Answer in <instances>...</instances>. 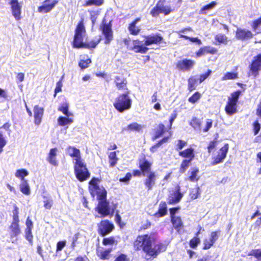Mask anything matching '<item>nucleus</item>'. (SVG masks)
Here are the masks:
<instances>
[{
    "instance_id": "f257e3e1",
    "label": "nucleus",
    "mask_w": 261,
    "mask_h": 261,
    "mask_svg": "<svg viewBox=\"0 0 261 261\" xmlns=\"http://www.w3.org/2000/svg\"><path fill=\"white\" fill-rule=\"evenodd\" d=\"M86 37L85 28L83 21H80L76 26L75 30L73 45L74 47L94 48L100 42V36L95 37L90 42H84V39Z\"/></svg>"
},
{
    "instance_id": "09e8293b",
    "label": "nucleus",
    "mask_w": 261,
    "mask_h": 261,
    "mask_svg": "<svg viewBox=\"0 0 261 261\" xmlns=\"http://www.w3.org/2000/svg\"><path fill=\"white\" fill-rule=\"evenodd\" d=\"M180 37L184 38L186 39L189 40L192 42L196 43L197 44L200 45L202 44L201 40L198 38L190 37L185 35H181Z\"/></svg>"
},
{
    "instance_id": "13d9d810",
    "label": "nucleus",
    "mask_w": 261,
    "mask_h": 261,
    "mask_svg": "<svg viewBox=\"0 0 261 261\" xmlns=\"http://www.w3.org/2000/svg\"><path fill=\"white\" fill-rule=\"evenodd\" d=\"M261 25V17H259V18L254 20L253 22H252V29L255 31L257 28L259 27V26H260Z\"/></svg>"
},
{
    "instance_id": "2eb2a0df",
    "label": "nucleus",
    "mask_w": 261,
    "mask_h": 261,
    "mask_svg": "<svg viewBox=\"0 0 261 261\" xmlns=\"http://www.w3.org/2000/svg\"><path fill=\"white\" fill-rule=\"evenodd\" d=\"M229 146L228 144H225L219 151L218 154L215 158L212 164L216 165L218 164L222 163L226 158V154L228 150Z\"/></svg>"
},
{
    "instance_id": "20e7f679",
    "label": "nucleus",
    "mask_w": 261,
    "mask_h": 261,
    "mask_svg": "<svg viewBox=\"0 0 261 261\" xmlns=\"http://www.w3.org/2000/svg\"><path fill=\"white\" fill-rule=\"evenodd\" d=\"M74 173L77 179L80 181L86 180L90 176V173L83 160L74 162Z\"/></svg>"
},
{
    "instance_id": "774afa93",
    "label": "nucleus",
    "mask_w": 261,
    "mask_h": 261,
    "mask_svg": "<svg viewBox=\"0 0 261 261\" xmlns=\"http://www.w3.org/2000/svg\"><path fill=\"white\" fill-rule=\"evenodd\" d=\"M114 261H129V259L126 255L122 254L118 256Z\"/></svg>"
},
{
    "instance_id": "b1692460",
    "label": "nucleus",
    "mask_w": 261,
    "mask_h": 261,
    "mask_svg": "<svg viewBox=\"0 0 261 261\" xmlns=\"http://www.w3.org/2000/svg\"><path fill=\"white\" fill-rule=\"evenodd\" d=\"M19 222V221H13L11 225L10 226V234L11 238L16 237L20 233Z\"/></svg>"
},
{
    "instance_id": "603ef678",
    "label": "nucleus",
    "mask_w": 261,
    "mask_h": 261,
    "mask_svg": "<svg viewBox=\"0 0 261 261\" xmlns=\"http://www.w3.org/2000/svg\"><path fill=\"white\" fill-rule=\"evenodd\" d=\"M13 221H19L18 214V207L15 205L14 206V210L13 211Z\"/></svg>"
},
{
    "instance_id": "72a5a7b5",
    "label": "nucleus",
    "mask_w": 261,
    "mask_h": 261,
    "mask_svg": "<svg viewBox=\"0 0 261 261\" xmlns=\"http://www.w3.org/2000/svg\"><path fill=\"white\" fill-rule=\"evenodd\" d=\"M20 190L24 194L28 195L30 194V188L29 185L27 180H23L21 182L20 186Z\"/></svg>"
},
{
    "instance_id": "393cba45",
    "label": "nucleus",
    "mask_w": 261,
    "mask_h": 261,
    "mask_svg": "<svg viewBox=\"0 0 261 261\" xmlns=\"http://www.w3.org/2000/svg\"><path fill=\"white\" fill-rule=\"evenodd\" d=\"M57 153V148H52L50 150L47 158V161L52 165L56 166L58 165V162L56 159Z\"/></svg>"
},
{
    "instance_id": "412c9836",
    "label": "nucleus",
    "mask_w": 261,
    "mask_h": 261,
    "mask_svg": "<svg viewBox=\"0 0 261 261\" xmlns=\"http://www.w3.org/2000/svg\"><path fill=\"white\" fill-rule=\"evenodd\" d=\"M68 154L73 158V163L82 160L81 152L79 149L73 146H69L67 149Z\"/></svg>"
},
{
    "instance_id": "37998d69",
    "label": "nucleus",
    "mask_w": 261,
    "mask_h": 261,
    "mask_svg": "<svg viewBox=\"0 0 261 261\" xmlns=\"http://www.w3.org/2000/svg\"><path fill=\"white\" fill-rule=\"evenodd\" d=\"M103 3V0H86L85 4V6H90L95 5L99 6L101 5Z\"/></svg>"
},
{
    "instance_id": "e2e57ef3",
    "label": "nucleus",
    "mask_w": 261,
    "mask_h": 261,
    "mask_svg": "<svg viewBox=\"0 0 261 261\" xmlns=\"http://www.w3.org/2000/svg\"><path fill=\"white\" fill-rule=\"evenodd\" d=\"M62 86L63 85H62V82L61 81L57 82V83L56 84V87L55 90V95H54L55 97L56 96V94L58 93H59L62 91Z\"/></svg>"
},
{
    "instance_id": "8fccbe9b",
    "label": "nucleus",
    "mask_w": 261,
    "mask_h": 261,
    "mask_svg": "<svg viewBox=\"0 0 261 261\" xmlns=\"http://www.w3.org/2000/svg\"><path fill=\"white\" fill-rule=\"evenodd\" d=\"M165 126L163 124H160L158 126V128L156 132L155 138H159L161 137L164 132Z\"/></svg>"
},
{
    "instance_id": "5701e85b",
    "label": "nucleus",
    "mask_w": 261,
    "mask_h": 261,
    "mask_svg": "<svg viewBox=\"0 0 261 261\" xmlns=\"http://www.w3.org/2000/svg\"><path fill=\"white\" fill-rule=\"evenodd\" d=\"M35 123L39 125L41 121L43 114V109L38 106H35L34 108Z\"/></svg>"
},
{
    "instance_id": "c9c22d12",
    "label": "nucleus",
    "mask_w": 261,
    "mask_h": 261,
    "mask_svg": "<svg viewBox=\"0 0 261 261\" xmlns=\"http://www.w3.org/2000/svg\"><path fill=\"white\" fill-rule=\"evenodd\" d=\"M167 213V205L165 202H161L160 204L158 212L155 214L157 217H163Z\"/></svg>"
},
{
    "instance_id": "39448f33",
    "label": "nucleus",
    "mask_w": 261,
    "mask_h": 261,
    "mask_svg": "<svg viewBox=\"0 0 261 261\" xmlns=\"http://www.w3.org/2000/svg\"><path fill=\"white\" fill-rule=\"evenodd\" d=\"M241 94V91L238 90L232 93L228 98V101L225 108L226 113L231 115L237 112V103Z\"/></svg>"
},
{
    "instance_id": "6e6552de",
    "label": "nucleus",
    "mask_w": 261,
    "mask_h": 261,
    "mask_svg": "<svg viewBox=\"0 0 261 261\" xmlns=\"http://www.w3.org/2000/svg\"><path fill=\"white\" fill-rule=\"evenodd\" d=\"M171 11V8L169 6H165L162 3L159 2L151 11L150 14L153 17H156L160 13L168 15Z\"/></svg>"
},
{
    "instance_id": "5fc2aeb1",
    "label": "nucleus",
    "mask_w": 261,
    "mask_h": 261,
    "mask_svg": "<svg viewBox=\"0 0 261 261\" xmlns=\"http://www.w3.org/2000/svg\"><path fill=\"white\" fill-rule=\"evenodd\" d=\"M204 49V51L206 54H214L216 53L217 50L213 47L211 46H205L203 47Z\"/></svg>"
},
{
    "instance_id": "423d86ee",
    "label": "nucleus",
    "mask_w": 261,
    "mask_h": 261,
    "mask_svg": "<svg viewBox=\"0 0 261 261\" xmlns=\"http://www.w3.org/2000/svg\"><path fill=\"white\" fill-rule=\"evenodd\" d=\"M12 15L16 20L21 19L22 3L18 2V0H11L10 2Z\"/></svg>"
},
{
    "instance_id": "f03ea898",
    "label": "nucleus",
    "mask_w": 261,
    "mask_h": 261,
    "mask_svg": "<svg viewBox=\"0 0 261 261\" xmlns=\"http://www.w3.org/2000/svg\"><path fill=\"white\" fill-rule=\"evenodd\" d=\"M154 238L150 235L144 234L137 237L134 243V247L136 250H142L147 255L152 257L157 255L156 247H153L152 243Z\"/></svg>"
},
{
    "instance_id": "1a4fd4ad",
    "label": "nucleus",
    "mask_w": 261,
    "mask_h": 261,
    "mask_svg": "<svg viewBox=\"0 0 261 261\" xmlns=\"http://www.w3.org/2000/svg\"><path fill=\"white\" fill-rule=\"evenodd\" d=\"M97 211L99 214H101L102 217L108 216L113 213L109 205V203L105 200H99L98 204L97 207Z\"/></svg>"
},
{
    "instance_id": "052dcab7",
    "label": "nucleus",
    "mask_w": 261,
    "mask_h": 261,
    "mask_svg": "<svg viewBox=\"0 0 261 261\" xmlns=\"http://www.w3.org/2000/svg\"><path fill=\"white\" fill-rule=\"evenodd\" d=\"M117 88L119 90L126 89V82L125 80L121 81L120 83H117L116 85Z\"/></svg>"
},
{
    "instance_id": "4468645a",
    "label": "nucleus",
    "mask_w": 261,
    "mask_h": 261,
    "mask_svg": "<svg viewBox=\"0 0 261 261\" xmlns=\"http://www.w3.org/2000/svg\"><path fill=\"white\" fill-rule=\"evenodd\" d=\"M58 2V0H54L53 1L51 0H45L42 5L38 8V12L43 13L50 12L54 9Z\"/></svg>"
},
{
    "instance_id": "dca6fc26",
    "label": "nucleus",
    "mask_w": 261,
    "mask_h": 261,
    "mask_svg": "<svg viewBox=\"0 0 261 261\" xmlns=\"http://www.w3.org/2000/svg\"><path fill=\"white\" fill-rule=\"evenodd\" d=\"M253 36L252 32L245 29L238 28L236 33L237 39L241 40H248Z\"/></svg>"
},
{
    "instance_id": "c03bdc74",
    "label": "nucleus",
    "mask_w": 261,
    "mask_h": 261,
    "mask_svg": "<svg viewBox=\"0 0 261 261\" xmlns=\"http://www.w3.org/2000/svg\"><path fill=\"white\" fill-rule=\"evenodd\" d=\"M192 160H184L181 164L180 167V172L181 173H184L187 169L188 168V167L190 165V164Z\"/></svg>"
},
{
    "instance_id": "7ed1b4c3",
    "label": "nucleus",
    "mask_w": 261,
    "mask_h": 261,
    "mask_svg": "<svg viewBox=\"0 0 261 261\" xmlns=\"http://www.w3.org/2000/svg\"><path fill=\"white\" fill-rule=\"evenodd\" d=\"M132 100L129 96V92L120 94L114 102L115 108L120 113H123L131 108Z\"/></svg>"
},
{
    "instance_id": "3c124183",
    "label": "nucleus",
    "mask_w": 261,
    "mask_h": 261,
    "mask_svg": "<svg viewBox=\"0 0 261 261\" xmlns=\"http://www.w3.org/2000/svg\"><path fill=\"white\" fill-rule=\"evenodd\" d=\"M248 255L254 256L257 258H261V250L253 249L248 253Z\"/></svg>"
},
{
    "instance_id": "473e14b6",
    "label": "nucleus",
    "mask_w": 261,
    "mask_h": 261,
    "mask_svg": "<svg viewBox=\"0 0 261 261\" xmlns=\"http://www.w3.org/2000/svg\"><path fill=\"white\" fill-rule=\"evenodd\" d=\"M42 197L44 199V207L46 209L50 210L53 204V200L48 194H43Z\"/></svg>"
},
{
    "instance_id": "f704fd0d",
    "label": "nucleus",
    "mask_w": 261,
    "mask_h": 261,
    "mask_svg": "<svg viewBox=\"0 0 261 261\" xmlns=\"http://www.w3.org/2000/svg\"><path fill=\"white\" fill-rule=\"evenodd\" d=\"M109 160L110 166L112 167L115 166L118 161V158L117 157L116 151H113L109 153Z\"/></svg>"
},
{
    "instance_id": "4c0bfd02",
    "label": "nucleus",
    "mask_w": 261,
    "mask_h": 261,
    "mask_svg": "<svg viewBox=\"0 0 261 261\" xmlns=\"http://www.w3.org/2000/svg\"><path fill=\"white\" fill-rule=\"evenodd\" d=\"M201 121L199 119L194 117L190 122V125L195 130H200Z\"/></svg>"
},
{
    "instance_id": "f3484780",
    "label": "nucleus",
    "mask_w": 261,
    "mask_h": 261,
    "mask_svg": "<svg viewBox=\"0 0 261 261\" xmlns=\"http://www.w3.org/2000/svg\"><path fill=\"white\" fill-rule=\"evenodd\" d=\"M146 46H147L145 45V43L143 44L142 42L136 40L133 41V47L132 49L136 53L144 54L148 50V48Z\"/></svg>"
},
{
    "instance_id": "a878e982",
    "label": "nucleus",
    "mask_w": 261,
    "mask_h": 261,
    "mask_svg": "<svg viewBox=\"0 0 261 261\" xmlns=\"http://www.w3.org/2000/svg\"><path fill=\"white\" fill-rule=\"evenodd\" d=\"M141 20L140 18H137L135 20L129 24L128 28L129 33L134 35H138L140 31V28L136 26L137 22L140 21Z\"/></svg>"
},
{
    "instance_id": "58836bf2",
    "label": "nucleus",
    "mask_w": 261,
    "mask_h": 261,
    "mask_svg": "<svg viewBox=\"0 0 261 261\" xmlns=\"http://www.w3.org/2000/svg\"><path fill=\"white\" fill-rule=\"evenodd\" d=\"M198 81L195 76H191L188 80V89L190 91L196 88V84Z\"/></svg>"
},
{
    "instance_id": "6e6d98bb",
    "label": "nucleus",
    "mask_w": 261,
    "mask_h": 261,
    "mask_svg": "<svg viewBox=\"0 0 261 261\" xmlns=\"http://www.w3.org/2000/svg\"><path fill=\"white\" fill-rule=\"evenodd\" d=\"M212 71L211 70H208L207 72L204 74H202L200 75V77L198 80L199 83H201L203 82L206 79H207L210 75L211 74Z\"/></svg>"
},
{
    "instance_id": "79ce46f5",
    "label": "nucleus",
    "mask_w": 261,
    "mask_h": 261,
    "mask_svg": "<svg viewBox=\"0 0 261 261\" xmlns=\"http://www.w3.org/2000/svg\"><path fill=\"white\" fill-rule=\"evenodd\" d=\"M142 128V126L137 122L132 123L127 125L126 130L130 131H139Z\"/></svg>"
},
{
    "instance_id": "9d476101",
    "label": "nucleus",
    "mask_w": 261,
    "mask_h": 261,
    "mask_svg": "<svg viewBox=\"0 0 261 261\" xmlns=\"http://www.w3.org/2000/svg\"><path fill=\"white\" fill-rule=\"evenodd\" d=\"M89 190L93 197L97 195L99 200L106 199L107 191L102 186L89 187Z\"/></svg>"
},
{
    "instance_id": "a19ab883",
    "label": "nucleus",
    "mask_w": 261,
    "mask_h": 261,
    "mask_svg": "<svg viewBox=\"0 0 261 261\" xmlns=\"http://www.w3.org/2000/svg\"><path fill=\"white\" fill-rule=\"evenodd\" d=\"M238 77V73L236 72H226L222 77V81L234 80Z\"/></svg>"
},
{
    "instance_id": "de8ad7c7",
    "label": "nucleus",
    "mask_w": 261,
    "mask_h": 261,
    "mask_svg": "<svg viewBox=\"0 0 261 261\" xmlns=\"http://www.w3.org/2000/svg\"><path fill=\"white\" fill-rule=\"evenodd\" d=\"M25 239L32 245L33 244V236L32 233V229H25Z\"/></svg>"
},
{
    "instance_id": "0eeeda50",
    "label": "nucleus",
    "mask_w": 261,
    "mask_h": 261,
    "mask_svg": "<svg viewBox=\"0 0 261 261\" xmlns=\"http://www.w3.org/2000/svg\"><path fill=\"white\" fill-rule=\"evenodd\" d=\"M195 65V62L194 60L185 59L178 61L176 64V67L179 70L188 71L191 70Z\"/></svg>"
},
{
    "instance_id": "2f4dec72",
    "label": "nucleus",
    "mask_w": 261,
    "mask_h": 261,
    "mask_svg": "<svg viewBox=\"0 0 261 261\" xmlns=\"http://www.w3.org/2000/svg\"><path fill=\"white\" fill-rule=\"evenodd\" d=\"M69 104L66 102L62 103L59 107L58 110L66 116H72L73 114L69 111Z\"/></svg>"
},
{
    "instance_id": "a18cd8bd",
    "label": "nucleus",
    "mask_w": 261,
    "mask_h": 261,
    "mask_svg": "<svg viewBox=\"0 0 261 261\" xmlns=\"http://www.w3.org/2000/svg\"><path fill=\"white\" fill-rule=\"evenodd\" d=\"M216 4H217L216 2H213L208 5L203 6L200 10V13L201 14H205L206 13L205 12V11L212 9L216 6Z\"/></svg>"
},
{
    "instance_id": "338daca9",
    "label": "nucleus",
    "mask_w": 261,
    "mask_h": 261,
    "mask_svg": "<svg viewBox=\"0 0 261 261\" xmlns=\"http://www.w3.org/2000/svg\"><path fill=\"white\" fill-rule=\"evenodd\" d=\"M102 243L105 245H112L114 243V240L112 238H105Z\"/></svg>"
},
{
    "instance_id": "0e129e2a",
    "label": "nucleus",
    "mask_w": 261,
    "mask_h": 261,
    "mask_svg": "<svg viewBox=\"0 0 261 261\" xmlns=\"http://www.w3.org/2000/svg\"><path fill=\"white\" fill-rule=\"evenodd\" d=\"M219 238V232L213 231L211 233L210 239L214 242L217 240Z\"/></svg>"
},
{
    "instance_id": "cd10ccee",
    "label": "nucleus",
    "mask_w": 261,
    "mask_h": 261,
    "mask_svg": "<svg viewBox=\"0 0 261 261\" xmlns=\"http://www.w3.org/2000/svg\"><path fill=\"white\" fill-rule=\"evenodd\" d=\"M171 222L174 228L180 233L184 225L181 219L179 217H172Z\"/></svg>"
},
{
    "instance_id": "e433bc0d",
    "label": "nucleus",
    "mask_w": 261,
    "mask_h": 261,
    "mask_svg": "<svg viewBox=\"0 0 261 261\" xmlns=\"http://www.w3.org/2000/svg\"><path fill=\"white\" fill-rule=\"evenodd\" d=\"M28 171L24 169L17 170L15 173V176L17 178H20L21 181L23 180H26L24 179V177L28 176Z\"/></svg>"
},
{
    "instance_id": "a211bd4d",
    "label": "nucleus",
    "mask_w": 261,
    "mask_h": 261,
    "mask_svg": "<svg viewBox=\"0 0 261 261\" xmlns=\"http://www.w3.org/2000/svg\"><path fill=\"white\" fill-rule=\"evenodd\" d=\"M145 45L149 46L152 44H158L163 40V37L160 34L151 35L144 37Z\"/></svg>"
},
{
    "instance_id": "bf43d9fd",
    "label": "nucleus",
    "mask_w": 261,
    "mask_h": 261,
    "mask_svg": "<svg viewBox=\"0 0 261 261\" xmlns=\"http://www.w3.org/2000/svg\"><path fill=\"white\" fill-rule=\"evenodd\" d=\"M168 138H165L163 139L159 143L157 144L152 146L150 148V150L151 152H154L156 151L157 148H158L162 144L165 143L167 141Z\"/></svg>"
},
{
    "instance_id": "69168bd1",
    "label": "nucleus",
    "mask_w": 261,
    "mask_h": 261,
    "mask_svg": "<svg viewBox=\"0 0 261 261\" xmlns=\"http://www.w3.org/2000/svg\"><path fill=\"white\" fill-rule=\"evenodd\" d=\"M199 188L198 187L195 191H192L190 194V196L192 199H196L198 195H199Z\"/></svg>"
},
{
    "instance_id": "ea45409f",
    "label": "nucleus",
    "mask_w": 261,
    "mask_h": 261,
    "mask_svg": "<svg viewBox=\"0 0 261 261\" xmlns=\"http://www.w3.org/2000/svg\"><path fill=\"white\" fill-rule=\"evenodd\" d=\"M215 39L220 43L227 44L228 43V38L223 34H218L215 37Z\"/></svg>"
},
{
    "instance_id": "49530a36",
    "label": "nucleus",
    "mask_w": 261,
    "mask_h": 261,
    "mask_svg": "<svg viewBox=\"0 0 261 261\" xmlns=\"http://www.w3.org/2000/svg\"><path fill=\"white\" fill-rule=\"evenodd\" d=\"M201 97V94L198 92H195L191 97H189L188 100L192 103L197 102Z\"/></svg>"
},
{
    "instance_id": "864d4df0",
    "label": "nucleus",
    "mask_w": 261,
    "mask_h": 261,
    "mask_svg": "<svg viewBox=\"0 0 261 261\" xmlns=\"http://www.w3.org/2000/svg\"><path fill=\"white\" fill-rule=\"evenodd\" d=\"M215 243L210 238L209 239H206L204 241V249H210Z\"/></svg>"
},
{
    "instance_id": "9b49d317",
    "label": "nucleus",
    "mask_w": 261,
    "mask_h": 261,
    "mask_svg": "<svg viewBox=\"0 0 261 261\" xmlns=\"http://www.w3.org/2000/svg\"><path fill=\"white\" fill-rule=\"evenodd\" d=\"M100 29L105 37V43L109 44L113 39V32L111 29V22H109V23H106L103 21L102 25L100 26Z\"/></svg>"
},
{
    "instance_id": "6ab92c4d",
    "label": "nucleus",
    "mask_w": 261,
    "mask_h": 261,
    "mask_svg": "<svg viewBox=\"0 0 261 261\" xmlns=\"http://www.w3.org/2000/svg\"><path fill=\"white\" fill-rule=\"evenodd\" d=\"M146 177L145 185L148 190H151L154 186L156 176L154 172H148L146 175H143Z\"/></svg>"
},
{
    "instance_id": "c756f323",
    "label": "nucleus",
    "mask_w": 261,
    "mask_h": 261,
    "mask_svg": "<svg viewBox=\"0 0 261 261\" xmlns=\"http://www.w3.org/2000/svg\"><path fill=\"white\" fill-rule=\"evenodd\" d=\"M179 154L183 158H188V160L192 161L194 158V149L192 148H188L179 152Z\"/></svg>"
},
{
    "instance_id": "bb28decb",
    "label": "nucleus",
    "mask_w": 261,
    "mask_h": 261,
    "mask_svg": "<svg viewBox=\"0 0 261 261\" xmlns=\"http://www.w3.org/2000/svg\"><path fill=\"white\" fill-rule=\"evenodd\" d=\"M73 122V119L70 116H60L57 119V123L60 126L70 125Z\"/></svg>"
},
{
    "instance_id": "7c9ffc66",
    "label": "nucleus",
    "mask_w": 261,
    "mask_h": 261,
    "mask_svg": "<svg viewBox=\"0 0 261 261\" xmlns=\"http://www.w3.org/2000/svg\"><path fill=\"white\" fill-rule=\"evenodd\" d=\"M151 164L146 160H143L140 162V167L142 171L143 175H146L148 172H152L150 171Z\"/></svg>"
},
{
    "instance_id": "c85d7f7f",
    "label": "nucleus",
    "mask_w": 261,
    "mask_h": 261,
    "mask_svg": "<svg viewBox=\"0 0 261 261\" xmlns=\"http://www.w3.org/2000/svg\"><path fill=\"white\" fill-rule=\"evenodd\" d=\"M91 63V59L86 55L81 56L80 61L79 63L81 69H84L88 67L89 65Z\"/></svg>"
},
{
    "instance_id": "ddd939ff",
    "label": "nucleus",
    "mask_w": 261,
    "mask_h": 261,
    "mask_svg": "<svg viewBox=\"0 0 261 261\" xmlns=\"http://www.w3.org/2000/svg\"><path fill=\"white\" fill-rule=\"evenodd\" d=\"M114 228V225L108 220L102 221L98 225V231L102 236L109 233Z\"/></svg>"
},
{
    "instance_id": "f8f14e48",
    "label": "nucleus",
    "mask_w": 261,
    "mask_h": 261,
    "mask_svg": "<svg viewBox=\"0 0 261 261\" xmlns=\"http://www.w3.org/2000/svg\"><path fill=\"white\" fill-rule=\"evenodd\" d=\"M261 69V54L254 58V60L250 65L251 75L256 77L258 75V72Z\"/></svg>"
},
{
    "instance_id": "4be33fe9",
    "label": "nucleus",
    "mask_w": 261,
    "mask_h": 261,
    "mask_svg": "<svg viewBox=\"0 0 261 261\" xmlns=\"http://www.w3.org/2000/svg\"><path fill=\"white\" fill-rule=\"evenodd\" d=\"M199 170L197 168H192L188 172V177L186 179L191 182L197 181L199 178Z\"/></svg>"
},
{
    "instance_id": "680f3d73",
    "label": "nucleus",
    "mask_w": 261,
    "mask_h": 261,
    "mask_svg": "<svg viewBox=\"0 0 261 261\" xmlns=\"http://www.w3.org/2000/svg\"><path fill=\"white\" fill-rule=\"evenodd\" d=\"M111 250L108 249L100 252V258L103 259H107Z\"/></svg>"
},
{
    "instance_id": "4d7b16f0",
    "label": "nucleus",
    "mask_w": 261,
    "mask_h": 261,
    "mask_svg": "<svg viewBox=\"0 0 261 261\" xmlns=\"http://www.w3.org/2000/svg\"><path fill=\"white\" fill-rule=\"evenodd\" d=\"M200 242V239L197 237H195L190 241V245L192 248H195Z\"/></svg>"
},
{
    "instance_id": "aec40b11",
    "label": "nucleus",
    "mask_w": 261,
    "mask_h": 261,
    "mask_svg": "<svg viewBox=\"0 0 261 261\" xmlns=\"http://www.w3.org/2000/svg\"><path fill=\"white\" fill-rule=\"evenodd\" d=\"M183 196V194L180 191L179 186L176 188L175 191L173 194L170 195L168 198V203L170 204H174L178 202Z\"/></svg>"
}]
</instances>
